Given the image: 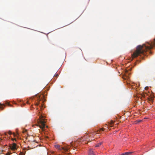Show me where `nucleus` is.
Segmentation results:
<instances>
[{"label":"nucleus","instance_id":"obj_20","mask_svg":"<svg viewBox=\"0 0 155 155\" xmlns=\"http://www.w3.org/2000/svg\"><path fill=\"white\" fill-rule=\"evenodd\" d=\"M48 126H46V127L47 128H48Z\"/></svg>","mask_w":155,"mask_h":155},{"label":"nucleus","instance_id":"obj_13","mask_svg":"<svg viewBox=\"0 0 155 155\" xmlns=\"http://www.w3.org/2000/svg\"><path fill=\"white\" fill-rule=\"evenodd\" d=\"M114 122L113 121V120H111V122H110V126L111 127H112V125L113 124V123H114Z\"/></svg>","mask_w":155,"mask_h":155},{"label":"nucleus","instance_id":"obj_3","mask_svg":"<svg viewBox=\"0 0 155 155\" xmlns=\"http://www.w3.org/2000/svg\"><path fill=\"white\" fill-rule=\"evenodd\" d=\"M37 143L36 142H35V140L32 141L31 143V148H35L36 147H37L38 146V145H36V144Z\"/></svg>","mask_w":155,"mask_h":155},{"label":"nucleus","instance_id":"obj_9","mask_svg":"<svg viewBox=\"0 0 155 155\" xmlns=\"http://www.w3.org/2000/svg\"><path fill=\"white\" fill-rule=\"evenodd\" d=\"M133 152H127L124 153L125 155H129L131 154Z\"/></svg>","mask_w":155,"mask_h":155},{"label":"nucleus","instance_id":"obj_14","mask_svg":"<svg viewBox=\"0 0 155 155\" xmlns=\"http://www.w3.org/2000/svg\"><path fill=\"white\" fill-rule=\"evenodd\" d=\"M96 133H95L94 132H91L90 134V135L91 136V135H94Z\"/></svg>","mask_w":155,"mask_h":155},{"label":"nucleus","instance_id":"obj_16","mask_svg":"<svg viewBox=\"0 0 155 155\" xmlns=\"http://www.w3.org/2000/svg\"><path fill=\"white\" fill-rule=\"evenodd\" d=\"M148 89V87H146L145 88V89L147 90Z\"/></svg>","mask_w":155,"mask_h":155},{"label":"nucleus","instance_id":"obj_17","mask_svg":"<svg viewBox=\"0 0 155 155\" xmlns=\"http://www.w3.org/2000/svg\"><path fill=\"white\" fill-rule=\"evenodd\" d=\"M8 134H12V132H11V131H9L8 132Z\"/></svg>","mask_w":155,"mask_h":155},{"label":"nucleus","instance_id":"obj_15","mask_svg":"<svg viewBox=\"0 0 155 155\" xmlns=\"http://www.w3.org/2000/svg\"><path fill=\"white\" fill-rule=\"evenodd\" d=\"M39 103L37 102L35 103V105L38 106L39 104Z\"/></svg>","mask_w":155,"mask_h":155},{"label":"nucleus","instance_id":"obj_2","mask_svg":"<svg viewBox=\"0 0 155 155\" xmlns=\"http://www.w3.org/2000/svg\"><path fill=\"white\" fill-rule=\"evenodd\" d=\"M37 122L38 124L36 125L39 126L42 130H44L45 127L46 123L44 117L42 115L40 116L39 119L37 120Z\"/></svg>","mask_w":155,"mask_h":155},{"label":"nucleus","instance_id":"obj_12","mask_svg":"<svg viewBox=\"0 0 155 155\" xmlns=\"http://www.w3.org/2000/svg\"><path fill=\"white\" fill-rule=\"evenodd\" d=\"M105 130V129L104 128H100L99 130L98 131H103L104 130Z\"/></svg>","mask_w":155,"mask_h":155},{"label":"nucleus","instance_id":"obj_6","mask_svg":"<svg viewBox=\"0 0 155 155\" xmlns=\"http://www.w3.org/2000/svg\"><path fill=\"white\" fill-rule=\"evenodd\" d=\"M88 155H95V154L93 151L91 149H90L88 153Z\"/></svg>","mask_w":155,"mask_h":155},{"label":"nucleus","instance_id":"obj_7","mask_svg":"<svg viewBox=\"0 0 155 155\" xmlns=\"http://www.w3.org/2000/svg\"><path fill=\"white\" fill-rule=\"evenodd\" d=\"M153 97H148L147 98V100L148 101L149 103L152 102V103L153 102Z\"/></svg>","mask_w":155,"mask_h":155},{"label":"nucleus","instance_id":"obj_11","mask_svg":"<svg viewBox=\"0 0 155 155\" xmlns=\"http://www.w3.org/2000/svg\"><path fill=\"white\" fill-rule=\"evenodd\" d=\"M5 105L3 104H2L0 103V109H3V106H5Z\"/></svg>","mask_w":155,"mask_h":155},{"label":"nucleus","instance_id":"obj_22","mask_svg":"<svg viewBox=\"0 0 155 155\" xmlns=\"http://www.w3.org/2000/svg\"><path fill=\"white\" fill-rule=\"evenodd\" d=\"M150 53H151V52L150 51Z\"/></svg>","mask_w":155,"mask_h":155},{"label":"nucleus","instance_id":"obj_4","mask_svg":"<svg viewBox=\"0 0 155 155\" xmlns=\"http://www.w3.org/2000/svg\"><path fill=\"white\" fill-rule=\"evenodd\" d=\"M55 148L58 149L60 150H65V149L64 148L62 147H60L59 145L57 144L55 145Z\"/></svg>","mask_w":155,"mask_h":155},{"label":"nucleus","instance_id":"obj_19","mask_svg":"<svg viewBox=\"0 0 155 155\" xmlns=\"http://www.w3.org/2000/svg\"><path fill=\"white\" fill-rule=\"evenodd\" d=\"M58 75V74L56 75L55 76H57Z\"/></svg>","mask_w":155,"mask_h":155},{"label":"nucleus","instance_id":"obj_24","mask_svg":"<svg viewBox=\"0 0 155 155\" xmlns=\"http://www.w3.org/2000/svg\"><path fill=\"white\" fill-rule=\"evenodd\" d=\"M154 41H155V39H154Z\"/></svg>","mask_w":155,"mask_h":155},{"label":"nucleus","instance_id":"obj_8","mask_svg":"<svg viewBox=\"0 0 155 155\" xmlns=\"http://www.w3.org/2000/svg\"><path fill=\"white\" fill-rule=\"evenodd\" d=\"M131 68H130L129 69H128V70H126V71H125V73L127 74H128V75L130 74V73L129 72V71H131Z\"/></svg>","mask_w":155,"mask_h":155},{"label":"nucleus","instance_id":"obj_5","mask_svg":"<svg viewBox=\"0 0 155 155\" xmlns=\"http://www.w3.org/2000/svg\"><path fill=\"white\" fill-rule=\"evenodd\" d=\"M16 144L15 143H13L12 145L10 147V148L12 150H16L17 149L16 148Z\"/></svg>","mask_w":155,"mask_h":155},{"label":"nucleus","instance_id":"obj_18","mask_svg":"<svg viewBox=\"0 0 155 155\" xmlns=\"http://www.w3.org/2000/svg\"><path fill=\"white\" fill-rule=\"evenodd\" d=\"M6 155H10V154L8 153H7Z\"/></svg>","mask_w":155,"mask_h":155},{"label":"nucleus","instance_id":"obj_21","mask_svg":"<svg viewBox=\"0 0 155 155\" xmlns=\"http://www.w3.org/2000/svg\"><path fill=\"white\" fill-rule=\"evenodd\" d=\"M27 103L28 104V101H27Z\"/></svg>","mask_w":155,"mask_h":155},{"label":"nucleus","instance_id":"obj_1","mask_svg":"<svg viewBox=\"0 0 155 155\" xmlns=\"http://www.w3.org/2000/svg\"><path fill=\"white\" fill-rule=\"evenodd\" d=\"M153 48V46L150 45V46H147L145 44L143 45H139L136 48V50L132 55V60L134 58L137 57L141 54L145 55L146 52Z\"/></svg>","mask_w":155,"mask_h":155},{"label":"nucleus","instance_id":"obj_10","mask_svg":"<svg viewBox=\"0 0 155 155\" xmlns=\"http://www.w3.org/2000/svg\"><path fill=\"white\" fill-rule=\"evenodd\" d=\"M102 143V142H101L99 143H97L96 145L95 146V147H98L100 146Z\"/></svg>","mask_w":155,"mask_h":155},{"label":"nucleus","instance_id":"obj_23","mask_svg":"<svg viewBox=\"0 0 155 155\" xmlns=\"http://www.w3.org/2000/svg\"><path fill=\"white\" fill-rule=\"evenodd\" d=\"M14 140H16V139H14Z\"/></svg>","mask_w":155,"mask_h":155}]
</instances>
